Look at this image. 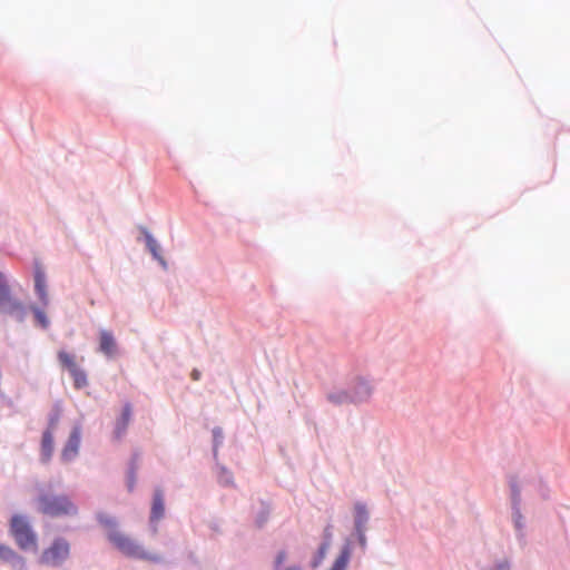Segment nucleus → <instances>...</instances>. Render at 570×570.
Segmentation results:
<instances>
[{
  "label": "nucleus",
  "mask_w": 570,
  "mask_h": 570,
  "mask_svg": "<svg viewBox=\"0 0 570 570\" xmlns=\"http://www.w3.org/2000/svg\"><path fill=\"white\" fill-rule=\"evenodd\" d=\"M145 239L146 246L151 253V255L163 265L166 266V262L164 257L160 255V246L157 240L150 235L147 230H145Z\"/></svg>",
  "instance_id": "12"
},
{
  "label": "nucleus",
  "mask_w": 570,
  "mask_h": 570,
  "mask_svg": "<svg viewBox=\"0 0 570 570\" xmlns=\"http://www.w3.org/2000/svg\"><path fill=\"white\" fill-rule=\"evenodd\" d=\"M99 350L107 356H112L116 353V341L111 332L100 331Z\"/></svg>",
  "instance_id": "10"
},
{
  "label": "nucleus",
  "mask_w": 570,
  "mask_h": 570,
  "mask_svg": "<svg viewBox=\"0 0 570 570\" xmlns=\"http://www.w3.org/2000/svg\"><path fill=\"white\" fill-rule=\"evenodd\" d=\"M31 309L33 312L37 324L42 328H47L49 326V320L46 313L42 309L35 306H32Z\"/></svg>",
  "instance_id": "18"
},
{
  "label": "nucleus",
  "mask_w": 570,
  "mask_h": 570,
  "mask_svg": "<svg viewBox=\"0 0 570 570\" xmlns=\"http://www.w3.org/2000/svg\"><path fill=\"white\" fill-rule=\"evenodd\" d=\"M165 514V501L164 493L161 490L157 489L154 493L151 511H150V522L159 521Z\"/></svg>",
  "instance_id": "9"
},
{
  "label": "nucleus",
  "mask_w": 570,
  "mask_h": 570,
  "mask_svg": "<svg viewBox=\"0 0 570 570\" xmlns=\"http://www.w3.org/2000/svg\"><path fill=\"white\" fill-rule=\"evenodd\" d=\"M57 420H51L49 428L43 432L41 440V459L49 462L53 454V429Z\"/></svg>",
  "instance_id": "8"
},
{
  "label": "nucleus",
  "mask_w": 570,
  "mask_h": 570,
  "mask_svg": "<svg viewBox=\"0 0 570 570\" xmlns=\"http://www.w3.org/2000/svg\"><path fill=\"white\" fill-rule=\"evenodd\" d=\"M134 483H135V480L132 478V479H130L129 484H128V488L130 491L134 489Z\"/></svg>",
  "instance_id": "23"
},
{
  "label": "nucleus",
  "mask_w": 570,
  "mask_h": 570,
  "mask_svg": "<svg viewBox=\"0 0 570 570\" xmlns=\"http://www.w3.org/2000/svg\"><path fill=\"white\" fill-rule=\"evenodd\" d=\"M37 510L50 517L73 515L77 507L63 494L41 493L37 498Z\"/></svg>",
  "instance_id": "2"
},
{
  "label": "nucleus",
  "mask_w": 570,
  "mask_h": 570,
  "mask_svg": "<svg viewBox=\"0 0 570 570\" xmlns=\"http://www.w3.org/2000/svg\"><path fill=\"white\" fill-rule=\"evenodd\" d=\"M521 518H522V517H521L520 512L518 511V512L515 513V525H517L518 528H521Z\"/></svg>",
  "instance_id": "20"
},
{
  "label": "nucleus",
  "mask_w": 570,
  "mask_h": 570,
  "mask_svg": "<svg viewBox=\"0 0 570 570\" xmlns=\"http://www.w3.org/2000/svg\"><path fill=\"white\" fill-rule=\"evenodd\" d=\"M17 553L8 546L0 544V559L3 561H11L17 559Z\"/></svg>",
  "instance_id": "19"
},
{
  "label": "nucleus",
  "mask_w": 570,
  "mask_h": 570,
  "mask_svg": "<svg viewBox=\"0 0 570 570\" xmlns=\"http://www.w3.org/2000/svg\"><path fill=\"white\" fill-rule=\"evenodd\" d=\"M0 312L16 317L19 322H22L27 314L24 305L12 295L10 287L1 273Z\"/></svg>",
  "instance_id": "4"
},
{
  "label": "nucleus",
  "mask_w": 570,
  "mask_h": 570,
  "mask_svg": "<svg viewBox=\"0 0 570 570\" xmlns=\"http://www.w3.org/2000/svg\"><path fill=\"white\" fill-rule=\"evenodd\" d=\"M191 376H193L194 380H198L199 379V372L198 371H194L191 373Z\"/></svg>",
  "instance_id": "22"
},
{
  "label": "nucleus",
  "mask_w": 570,
  "mask_h": 570,
  "mask_svg": "<svg viewBox=\"0 0 570 570\" xmlns=\"http://www.w3.org/2000/svg\"><path fill=\"white\" fill-rule=\"evenodd\" d=\"M519 495L518 491L514 490V498H517Z\"/></svg>",
  "instance_id": "26"
},
{
  "label": "nucleus",
  "mask_w": 570,
  "mask_h": 570,
  "mask_svg": "<svg viewBox=\"0 0 570 570\" xmlns=\"http://www.w3.org/2000/svg\"><path fill=\"white\" fill-rule=\"evenodd\" d=\"M10 532L17 544L22 550H33L38 548L36 533L32 531L29 522L22 515L14 514L10 521Z\"/></svg>",
  "instance_id": "3"
},
{
  "label": "nucleus",
  "mask_w": 570,
  "mask_h": 570,
  "mask_svg": "<svg viewBox=\"0 0 570 570\" xmlns=\"http://www.w3.org/2000/svg\"><path fill=\"white\" fill-rule=\"evenodd\" d=\"M81 440V429L75 426L69 435V439L61 452V459L66 462L73 460L79 451Z\"/></svg>",
  "instance_id": "6"
},
{
  "label": "nucleus",
  "mask_w": 570,
  "mask_h": 570,
  "mask_svg": "<svg viewBox=\"0 0 570 570\" xmlns=\"http://www.w3.org/2000/svg\"><path fill=\"white\" fill-rule=\"evenodd\" d=\"M35 292L40 303L47 306L49 304V295L46 274L41 267H36L35 271Z\"/></svg>",
  "instance_id": "7"
},
{
  "label": "nucleus",
  "mask_w": 570,
  "mask_h": 570,
  "mask_svg": "<svg viewBox=\"0 0 570 570\" xmlns=\"http://www.w3.org/2000/svg\"><path fill=\"white\" fill-rule=\"evenodd\" d=\"M362 387L365 390V394H366V395H368V394H370V390H368V387H367V386H365V385H363Z\"/></svg>",
  "instance_id": "24"
},
{
  "label": "nucleus",
  "mask_w": 570,
  "mask_h": 570,
  "mask_svg": "<svg viewBox=\"0 0 570 570\" xmlns=\"http://www.w3.org/2000/svg\"><path fill=\"white\" fill-rule=\"evenodd\" d=\"M366 522H367V511H366V508L364 505H362V504H356L355 505V524H356V529L358 531H361Z\"/></svg>",
  "instance_id": "15"
},
{
  "label": "nucleus",
  "mask_w": 570,
  "mask_h": 570,
  "mask_svg": "<svg viewBox=\"0 0 570 570\" xmlns=\"http://www.w3.org/2000/svg\"><path fill=\"white\" fill-rule=\"evenodd\" d=\"M285 558H286L285 552H279L277 556V566H279Z\"/></svg>",
  "instance_id": "21"
},
{
  "label": "nucleus",
  "mask_w": 570,
  "mask_h": 570,
  "mask_svg": "<svg viewBox=\"0 0 570 570\" xmlns=\"http://www.w3.org/2000/svg\"><path fill=\"white\" fill-rule=\"evenodd\" d=\"M328 400L335 404H341V403H345L347 401L356 402V401H360L361 399L357 396H350L345 392H340L336 394H330Z\"/></svg>",
  "instance_id": "17"
},
{
  "label": "nucleus",
  "mask_w": 570,
  "mask_h": 570,
  "mask_svg": "<svg viewBox=\"0 0 570 570\" xmlns=\"http://www.w3.org/2000/svg\"><path fill=\"white\" fill-rule=\"evenodd\" d=\"M325 549H326V547H325V546H323V547L321 548V553H324Z\"/></svg>",
  "instance_id": "25"
},
{
  "label": "nucleus",
  "mask_w": 570,
  "mask_h": 570,
  "mask_svg": "<svg viewBox=\"0 0 570 570\" xmlns=\"http://www.w3.org/2000/svg\"><path fill=\"white\" fill-rule=\"evenodd\" d=\"M69 373L72 376L75 386L77 389H81L87 385V375L85 371H82L79 366L73 367L69 371Z\"/></svg>",
  "instance_id": "14"
},
{
  "label": "nucleus",
  "mask_w": 570,
  "mask_h": 570,
  "mask_svg": "<svg viewBox=\"0 0 570 570\" xmlns=\"http://www.w3.org/2000/svg\"><path fill=\"white\" fill-rule=\"evenodd\" d=\"M350 558H351V548L348 544H345L341 549L340 554L336 557L331 570H344L348 564Z\"/></svg>",
  "instance_id": "13"
},
{
  "label": "nucleus",
  "mask_w": 570,
  "mask_h": 570,
  "mask_svg": "<svg viewBox=\"0 0 570 570\" xmlns=\"http://www.w3.org/2000/svg\"><path fill=\"white\" fill-rule=\"evenodd\" d=\"M70 554L69 542L62 538L56 539L41 554V563L47 567H59Z\"/></svg>",
  "instance_id": "5"
},
{
  "label": "nucleus",
  "mask_w": 570,
  "mask_h": 570,
  "mask_svg": "<svg viewBox=\"0 0 570 570\" xmlns=\"http://www.w3.org/2000/svg\"><path fill=\"white\" fill-rule=\"evenodd\" d=\"M58 360H59V362L61 363V365H62L65 368H67V370H68V372H69L70 370H72L73 367L78 366V365L76 364V361H75L73 355H71V354H69V353H67V352H65V351H60V352L58 353Z\"/></svg>",
  "instance_id": "16"
},
{
  "label": "nucleus",
  "mask_w": 570,
  "mask_h": 570,
  "mask_svg": "<svg viewBox=\"0 0 570 570\" xmlns=\"http://www.w3.org/2000/svg\"><path fill=\"white\" fill-rule=\"evenodd\" d=\"M132 409L129 403L124 405L122 412L120 417L117 421L116 424V434L117 436H121L125 431L127 430L129 422L131 420Z\"/></svg>",
  "instance_id": "11"
},
{
  "label": "nucleus",
  "mask_w": 570,
  "mask_h": 570,
  "mask_svg": "<svg viewBox=\"0 0 570 570\" xmlns=\"http://www.w3.org/2000/svg\"><path fill=\"white\" fill-rule=\"evenodd\" d=\"M98 520L106 530L108 541L119 552L136 559H156V556L146 551L135 539L122 532L114 518L106 514H99Z\"/></svg>",
  "instance_id": "1"
}]
</instances>
